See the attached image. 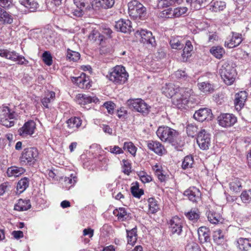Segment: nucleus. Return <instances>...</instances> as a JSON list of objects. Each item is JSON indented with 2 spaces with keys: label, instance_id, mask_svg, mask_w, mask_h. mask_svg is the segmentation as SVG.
Listing matches in <instances>:
<instances>
[{
  "label": "nucleus",
  "instance_id": "obj_52",
  "mask_svg": "<svg viewBox=\"0 0 251 251\" xmlns=\"http://www.w3.org/2000/svg\"><path fill=\"white\" fill-rule=\"evenodd\" d=\"M158 4L162 7H169L175 3H180L181 0H157Z\"/></svg>",
  "mask_w": 251,
  "mask_h": 251
},
{
  "label": "nucleus",
  "instance_id": "obj_50",
  "mask_svg": "<svg viewBox=\"0 0 251 251\" xmlns=\"http://www.w3.org/2000/svg\"><path fill=\"white\" fill-rule=\"evenodd\" d=\"M131 192L132 195L137 198H140L144 194V191L142 189H140L137 184L131 187Z\"/></svg>",
  "mask_w": 251,
  "mask_h": 251
},
{
  "label": "nucleus",
  "instance_id": "obj_49",
  "mask_svg": "<svg viewBox=\"0 0 251 251\" xmlns=\"http://www.w3.org/2000/svg\"><path fill=\"white\" fill-rule=\"evenodd\" d=\"M80 54L76 51L68 49L67 58L70 61H77L80 58Z\"/></svg>",
  "mask_w": 251,
  "mask_h": 251
},
{
  "label": "nucleus",
  "instance_id": "obj_36",
  "mask_svg": "<svg viewBox=\"0 0 251 251\" xmlns=\"http://www.w3.org/2000/svg\"><path fill=\"white\" fill-rule=\"evenodd\" d=\"M209 51L215 58L219 59L222 58L225 53L224 49L218 46L212 47Z\"/></svg>",
  "mask_w": 251,
  "mask_h": 251
},
{
  "label": "nucleus",
  "instance_id": "obj_60",
  "mask_svg": "<svg viewBox=\"0 0 251 251\" xmlns=\"http://www.w3.org/2000/svg\"><path fill=\"white\" fill-rule=\"evenodd\" d=\"M175 75L177 78L185 79L187 77V74L184 71L177 70L175 73Z\"/></svg>",
  "mask_w": 251,
  "mask_h": 251
},
{
  "label": "nucleus",
  "instance_id": "obj_58",
  "mask_svg": "<svg viewBox=\"0 0 251 251\" xmlns=\"http://www.w3.org/2000/svg\"><path fill=\"white\" fill-rule=\"evenodd\" d=\"M42 57L44 62L46 65L48 66H50L51 65L52 60L51 54L50 53L47 51H45L43 53Z\"/></svg>",
  "mask_w": 251,
  "mask_h": 251
},
{
  "label": "nucleus",
  "instance_id": "obj_40",
  "mask_svg": "<svg viewBox=\"0 0 251 251\" xmlns=\"http://www.w3.org/2000/svg\"><path fill=\"white\" fill-rule=\"evenodd\" d=\"M55 97V94L54 92H49L46 96L41 100L43 105L46 108H49L48 104L54 100Z\"/></svg>",
  "mask_w": 251,
  "mask_h": 251
},
{
  "label": "nucleus",
  "instance_id": "obj_22",
  "mask_svg": "<svg viewBox=\"0 0 251 251\" xmlns=\"http://www.w3.org/2000/svg\"><path fill=\"white\" fill-rule=\"evenodd\" d=\"M67 127L70 129V132H73L77 130L82 124V120L79 117H72L66 121Z\"/></svg>",
  "mask_w": 251,
  "mask_h": 251
},
{
  "label": "nucleus",
  "instance_id": "obj_34",
  "mask_svg": "<svg viewBox=\"0 0 251 251\" xmlns=\"http://www.w3.org/2000/svg\"><path fill=\"white\" fill-rule=\"evenodd\" d=\"M18 54L15 51H10L7 50H0V56L12 61H16Z\"/></svg>",
  "mask_w": 251,
  "mask_h": 251
},
{
  "label": "nucleus",
  "instance_id": "obj_41",
  "mask_svg": "<svg viewBox=\"0 0 251 251\" xmlns=\"http://www.w3.org/2000/svg\"><path fill=\"white\" fill-rule=\"evenodd\" d=\"M185 216L189 220L195 223L200 218V212L198 209H191L185 213Z\"/></svg>",
  "mask_w": 251,
  "mask_h": 251
},
{
  "label": "nucleus",
  "instance_id": "obj_2",
  "mask_svg": "<svg viewBox=\"0 0 251 251\" xmlns=\"http://www.w3.org/2000/svg\"><path fill=\"white\" fill-rule=\"evenodd\" d=\"M235 65L231 61H224L219 70V73L224 82L227 85H231L236 75Z\"/></svg>",
  "mask_w": 251,
  "mask_h": 251
},
{
  "label": "nucleus",
  "instance_id": "obj_16",
  "mask_svg": "<svg viewBox=\"0 0 251 251\" xmlns=\"http://www.w3.org/2000/svg\"><path fill=\"white\" fill-rule=\"evenodd\" d=\"M136 35L141 37V42L144 44H149L153 46L155 43V39L151 31L141 29L136 31Z\"/></svg>",
  "mask_w": 251,
  "mask_h": 251
},
{
  "label": "nucleus",
  "instance_id": "obj_6",
  "mask_svg": "<svg viewBox=\"0 0 251 251\" xmlns=\"http://www.w3.org/2000/svg\"><path fill=\"white\" fill-rule=\"evenodd\" d=\"M16 119L15 112L7 106L0 107V123L7 127H10L14 125Z\"/></svg>",
  "mask_w": 251,
  "mask_h": 251
},
{
  "label": "nucleus",
  "instance_id": "obj_56",
  "mask_svg": "<svg viewBox=\"0 0 251 251\" xmlns=\"http://www.w3.org/2000/svg\"><path fill=\"white\" fill-rule=\"evenodd\" d=\"M123 172L125 174L129 175L131 171V165L127 160H122Z\"/></svg>",
  "mask_w": 251,
  "mask_h": 251
},
{
  "label": "nucleus",
  "instance_id": "obj_26",
  "mask_svg": "<svg viewBox=\"0 0 251 251\" xmlns=\"http://www.w3.org/2000/svg\"><path fill=\"white\" fill-rule=\"evenodd\" d=\"M247 98V93L245 91H241L235 95L234 103L237 109L238 106L239 108L244 106Z\"/></svg>",
  "mask_w": 251,
  "mask_h": 251
},
{
  "label": "nucleus",
  "instance_id": "obj_30",
  "mask_svg": "<svg viewBox=\"0 0 251 251\" xmlns=\"http://www.w3.org/2000/svg\"><path fill=\"white\" fill-rule=\"evenodd\" d=\"M31 207L30 201L28 200H24L20 199L14 206V210L22 211L27 210Z\"/></svg>",
  "mask_w": 251,
  "mask_h": 251
},
{
  "label": "nucleus",
  "instance_id": "obj_8",
  "mask_svg": "<svg viewBox=\"0 0 251 251\" xmlns=\"http://www.w3.org/2000/svg\"><path fill=\"white\" fill-rule=\"evenodd\" d=\"M128 104L131 109L140 112L143 115H147L150 111L151 107L141 99L129 100Z\"/></svg>",
  "mask_w": 251,
  "mask_h": 251
},
{
  "label": "nucleus",
  "instance_id": "obj_35",
  "mask_svg": "<svg viewBox=\"0 0 251 251\" xmlns=\"http://www.w3.org/2000/svg\"><path fill=\"white\" fill-rule=\"evenodd\" d=\"M29 183V179L26 177L21 179L17 184V193L21 194L25 191L28 187Z\"/></svg>",
  "mask_w": 251,
  "mask_h": 251
},
{
  "label": "nucleus",
  "instance_id": "obj_9",
  "mask_svg": "<svg viewBox=\"0 0 251 251\" xmlns=\"http://www.w3.org/2000/svg\"><path fill=\"white\" fill-rule=\"evenodd\" d=\"M197 142L201 149L207 150L211 144L210 134L205 129H201L198 134Z\"/></svg>",
  "mask_w": 251,
  "mask_h": 251
},
{
  "label": "nucleus",
  "instance_id": "obj_61",
  "mask_svg": "<svg viewBox=\"0 0 251 251\" xmlns=\"http://www.w3.org/2000/svg\"><path fill=\"white\" fill-rule=\"evenodd\" d=\"M98 37H100V33L96 30H93L89 34L88 38L91 41H95Z\"/></svg>",
  "mask_w": 251,
  "mask_h": 251
},
{
  "label": "nucleus",
  "instance_id": "obj_59",
  "mask_svg": "<svg viewBox=\"0 0 251 251\" xmlns=\"http://www.w3.org/2000/svg\"><path fill=\"white\" fill-rule=\"evenodd\" d=\"M103 106L106 108L109 114H112L113 113L115 106V104L113 102L111 101L106 102L104 103Z\"/></svg>",
  "mask_w": 251,
  "mask_h": 251
},
{
  "label": "nucleus",
  "instance_id": "obj_57",
  "mask_svg": "<svg viewBox=\"0 0 251 251\" xmlns=\"http://www.w3.org/2000/svg\"><path fill=\"white\" fill-rule=\"evenodd\" d=\"M99 2L103 8L107 9L113 6L115 0H100Z\"/></svg>",
  "mask_w": 251,
  "mask_h": 251
},
{
  "label": "nucleus",
  "instance_id": "obj_46",
  "mask_svg": "<svg viewBox=\"0 0 251 251\" xmlns=\"http://www.w3.org/2000/svg\"><path fill=\"white\" fill-rule=\"evenodd\" d=\"M193 49V46L192 45L191 41L188 40L185 42V46L183 50V53L182 54V57L184 58H188L190 56V53Z\"/></svg>",
  "mask_w": 251,
  "mask_h": 251
},
{
  "label": "nucleus",
  "instance_id": "obj_3",
  "mask_svg": "<svg viewBox=\"0 0 251 251\" xmlns=\"http://www.w3.org/2000/svg\"><path fill=\"white\" fill-rule=\"evenodd\" d=\"M107 77L114 84L120 85L127 80L128 74L124 66L117 65L111 69Z\"/></svg>",
  "mask_w": 251,
  "mask_h": 251
},
{
  "label": "nucleus",
  "instance_id": "obj_10",
  "mask_svg": "<svg viewBox=\"0 0 251 251\" xmlns=\"http://www.w3.org/2000/svg\"><path fill=\"white\" fill-rule=\"evenodd\" d=\"M219 125L223 127L233 126L237 122L236 117L230 113H222L218 117Z\"/></svg>",
  "mask_w": 251,
  "mask_h": 251
},
{
  "label": "nucleus",
  "instance_id": "obj_5",
  "mask_svg": "<svg viewBox=\"0 0 251 251\" xmlns=\"http://www.w3.org/2000/svg\"><path fill=\"white\" fill-rule=\"evenodd\" d=\"M128 13L133 19H144L146 16V8L137 0L128 3Z\"/></svg>",
  "mask_w": 251,
  "mask_h": 251
},
{
  "label": "nucleus",
  "instance_id": "obj_7",
  "mask_svg": "<svg viewBox=\"0 0 251 251\" xmlns=\"http://www.w3.org/2000/svg\"><path fill=\"white\" fill-rule=\"evenodd\" d=\"M38 151L35 148H28L24 150L20 157V162L22 165H32L37 161Z\"/></svg>",
  "mask_w": 251,
  "mask_h": 251
},
{
  "label": "nucleus",
  "instance_id": "obj_47",
  "mask_svg": "<svg viewBox=\"0 0 251 251\" xmlns=\"http://www.w3.org/2000/svg\"><path fill=\"white\" fill-rule=\"evenodd\" d=\"M154 171L155 176L158 177V179L161 182H164L166 180V177L162 173V171L158 165H155L152 167Z\"/></svg>",
  "mask_w": 251,
  "mask_h": 251
},
{
  "label": "nucleus",
  "instance_id": "obj_44",
  "mask_svg": "<svg viewBox=\"0 0 251 251\" xmlns=\"http://www.w3.org/2000/svg\"><path fill=\"white\" fill-rule=\"evenodd\" d=\"M194 164V159L192 156L188 155L184 157L182 163V168L184 170L191 168Z\"/></svg>",
  "mask_w": 251,
  "mask_h": 251
},
{
  "label": "nucleus",
  "instance_id": "obj_24",
  "mask_svg": "<svg viewBox=\"0 0 251 251\" xmlns=\"http://www.w3.org/2000/svg\"><path fill=\"white\" fill-rule=\"evenodd\" d=\"M199 240L201 244L208 242L210 240L209 231L205 226H201L198 229Z\"/></svg>",
  "mask_w": 251,
  "mask_h": 251
},
{
  "label": "nucleus",
  "instance_id": "obj_51",
  "mask_svg": "<svg viewBox=\"0 0 251 251\" xmlns=\"http://www.w3.org/2000/svg\"><path fill=\"white\" fill-rule=\"evenodd\" d=\"M114 154H120L124 153L123 150L118 146H110L104 149Z\"/></svg>",
  "mask_w": 251,
  "mask_h": 251
},
{
  "label": "nucleus",
  "instance_id": "obj_33",
  "mask_svg": "<svg viewBox=\"0 0 251 251\" xmlns=\"http://www.w3.org/2000/svg\"><path fill=\"white\" fill-rule=\"evenodd\" d=\"M19 2L30 12H34L38 6V3L35 0H19Z\"/></svg>",
  "mask_w": 251,
  "mask_h": 251
},
{
  "label": "nucleus",
  "instance_id": "obj_23",
  "mask_svg": "<svg viewBox=\"0 0 251 251\" xmlns=\"http://www.w3.org/2000/svg\"><path fill=\"white\" fill-rule=\"evenodd\" d=\"M78 103L81 105H85L91 102L97 103L99 99L95 96H91L84 94H79L77 96Z\"/></svg>",
  "mask_w": 251,
  "mask_h": 251
},
{
  "label": "nucleus",
  "instance_id": "obj_12",
  "mask_svg": "<svg viewBox=\"0 0 251 251\" xmlns=\"http://www.w3.org/2000/svg\"><path fill=\"white\" fill-rule=\"evenodd\" d=\"M35 128L36 124L35 122L32 120L28 121L19 129V134L23 137L31 136L34 133Z\"/></svg>",
  "mask_w": 251,
  "mask_h": 251
},
{
  "label": "nucleus",
  "instance_id": "obj_13",
  "mask_svg": "<svg viewBox=\"0 0 251 251\" xmlns=\"http://www.w3.org/2000/svg\"><path fill=\"white\" fill-rule=\"evenodd\" d=\"M72 81L81 89H89L91 85L90 84V80L88 76L84 73H81L78 77H73Z\"/></svg>",
  "mask_w": 251,
  "mask_h": 251
},
{
  "label": "nucleus",
  "instance_id": "obj_62",
  "mask_svg": "<svg viewBox=\"0 0 251 251\" xmlns=\"http://www.w3.org/2000/svg\"><path fill=\"white\" fill-rule=\"evenodd\" d=\"M83 9L82 8H77V9H75L73 11V16L76 17H81L84 13Z\"/></svg>",
  "mask_w": 251,
  "mask_h": 251
},
{
  "label": "nucleus",
  "instance_id": "obj_18",
  "mask_svg": "<svg viewBox=\"0 0 251 251\" xmlns=\"http://www.w3.org/2000/svg\"><path fill=\"white\" fill-rule=\"evenodd\" d=\"M148 148L159 155H162L166 152L164 146L158 141H149L147 143Z\"/></svg>",
  "mask_w": 251,
  "mask_h": 251
},
{
  "label": "nucleus",
  "instance_id": "obj_21",
  "mask_svg": "<svg viewBox=\"0 0 251 251\" xmlns=\"http://www.w3.org/2000/svg\"><path fill=\"white\" fill-rule=\"evenodd\" d=\"M184 195L187 197L191 201L196 202L200 199L201 192L198 188L193 187L186 190L184 193Z\"/></svg>",
  "mask_w": 251,
  "mask_h": 251
},
{
  "label": "nucleus",
  "instance_id": "obj_27",
  "mask_svg": "<svg viewBox=\"0 0 251 251\" xmlns=\"http://www.w3.org/2000/svg\"><path fill=\"white\" fill-rule=\"evenodd\" d=\"M242 180L237 178L232 179L228 183L230 190L235 194L240 192L242 188Z\"/></svg>",
  "mask_w": 251,
  "mask_h": 251
},
{
  "label": "nucleus",
  "instance_id": "obj_32",
  "mask_svg": "<svg viewBox=\"0 0 251 251\" xmlns=\"http://www.w3.org/2000/svg\"><path fill=\"white\" fill-rule=\"evenodd\" d=\"M13 21L12 16L8 12L0 7V23L11 24Z\"/></svg>",
  "mask_w": 251,
  "mask_h": 251
},
{
  "label": "nucleus",
  "instance_id": "obj_1",
  "mask_svg": "<svg viewBox=\"0 0 251 251\" xmlns=\"http://www.w3.org/2000/svg\"><path fill=\"white\" fill-rule=\"evenodd\" d=\"M162 92L167 98H172L173 104L179 109L192 108L197 103L191 97L192 90L189 88H179L168 83L162 87Z\"/></svg>",
  "mask_w": 251,
  "mask_h": 251
},
{
  "label": "nucleus",
  "instance_id": "obj_17",
  "mask_svg": "<svg viewBox=\"0 0 251 251\" xmlns=\"http://www.w3.org/2000/svg\"><path fill=\"white\" fill-rule=\"evenodd\" d=\"M242 41V35L238 33L233 32L232 36L226 41L225 46L228 48H233L239 45Z\"/></svg>",
  "mask_w": 251,
  "mask_h": 251
},
{
  "label": "nucleus",
  "instance_id": "obj_39",
  "mask_svg": "<svg viewBox=\"0 0 251 251\" xmlns=\"http://www.w3.org/2000/svg\"><path fill=\"white\" fill-rule=\"evenodd\" d=\"M149 212L151 214L155 213L159 210V205L157 201L153 198H150L148 199Z\"/></svg>",
  "mask_w": 251,
  "mask_h": 251
},
{
  "label": "nucleus",
  "instance_id": "obj_54",
  "mask_svg": "<svg viewBox=\"0 0 251 251\" xmlns=\"http://www.w3.org/2000/svg\"><path fill=\"white\" fill-rule=\"evenodd\" d=\"M173 10L171 8L165 9L159 13V16L163 18H175Z\"/></svg>",
  "mask_w": 251,
  "mask_h": 251
},
{
  "label": "nucleus",
  "instance_id": "obj_28",
  "mask_svg": "<svg viewBox=\"0 0 251 251\" xmlns=\"http://www.w3.org/2000/svg\"><path fill=\"white\" fill-rule=\"evenodd\" d=\"M25 170L23 167L12 166L8 168L6 173L9 177H18L23 174Z\"/></svg>",
  "mask_w": 251,
  "mask_h": 251
},
{
  "label": "nucleus",
  "instance_id": "obj_25",
  "mask_svg": "<svg viewBox=\"0 0 251 251\" xmlns=\"http://www.w3.org/2000/svg\"><path fill=\"white\" fill-rule=\"evenodd\" d=\"M137 227H135L130 230H126L127 245L133 246L137 240Z\"/></svg>",
  "mask_w": 251,
  "mask_h": 251
},
{
  "label": "nucleus",
  "instance_id": "obj_15",
  "mask_svg": "<svg viewBox=\"0 0 251 251\" xmlns=\"http://www.w3.org/2000/svg\"><path fill=\"white\" fill-rule=\"evenodd\" d=\"M115 28L123 33H129L132 30L131 22L128 19H121L116 22Z\"/></svg>",
  "mask_w": 251,
  "mask_h": 251
},
{
  "label": "nucleus",
  "instance_id": "obj_64",
  "mask_svg": "<svg viewBox=\"0 0 251 251\" xmlns=\"http://www.w3.org/2000/svg\"><path fill=\"white\" fill-rule=\"evenodd\" d=\"M16 61H18V63L20 65H26L29 63L28 61L27 60L24 56L19 55V54H18V58Z\"/></svg>",
  "mask_w": 251,
  "mask_h": 251
},
{
  "label": "nucleus",
  "instance_id": "obj_29",
  "mask_svg": "<svg viewBox=\"0 0 251 251\" xmlns=\"http://www.w3.org/2000/svg\"><path fill=\"white\" fill-rule=\"evenodd\" d=\"M237 244L238 248L241 251H248L251 248V239L240 238Z\"/></svg>",
  "mask_w": 251,
  "mask_h": 251
},
{
  "label": "nucleus",
  "instance_id": "obj_19",
  "mask_svg": "<svg viewBox=\"0 0 251 251\" xmlns=\"http://www.w3.org/2000/svg\"><path fill=\"white\" fill-rule=\"evenodd\" d=\"M212 237L214 242L218 245L224 244L226 241V232L221 229L214 231Z\"/></svg>",
  "mask_w": 251,
  "mask_h": 251
},
{
  "label": "nucleus",
  "instance_id": "obj_14",
  "mask_svg": "<svg viewBox=\"0 0 251 251\" xmlns=\"http://www.w3.org/2000/svg\"><path fill=\"white\" fill-rule=\"evenodd\" d=\"M212 115L211 109L207 108H203L196 111L193 117L196 120L203 122L206 120H211Z\"/></svg>",
  "mask_w": 251,
  "mask_h": 251
},
{
  "label": "nucleus",
  "instance_id": "obj_45",
  "mask_svg": "<svg viewBox=\"0 0 251 251\" xmlns=\"http://www.w3.org/2000/svg\"><path fill=\"white\" fill-rule=\"evenodd\" d=\"M123 150H127V151L134 156H135L137 151V148L131 142H125Z\"/></svg>",
  "mask_w": 251,
  "mask_h": 251
},
{
  "label": "nucleus",
  "instance_id": "obj_48",
  "mask_svg": "<svg viewBox=\"0 0 251 251\" xmlns=\"http://www.w3.org/2000/svg\"><path fill=\"white\" fill-rule=\"evenodd\" d=\"M171 46L173 49H181L183 48L184 44L179 41L178 38L172 37L170 41Z\"/></svg>",
  "mask_w": 251,
  "mask_h": 251
},
{
  "label": "nucleus",
  "instance_id": "obj_43",
  "mask_svg": "<svg viewBox=\"0 0 251 251\" xmlns=\"http://www.w3.org/2000/svg\"><path fill=\"white\" fill-rule=\"evenodd\" d=\"M240 198L242 201L246 204L251 203V190H244L241 194Z\"/></svg>",
  "mask_w": 251,
  "mask_h": 251
},
{
  "label": "nucleus",
  "instance_id": "obj_42",
  "mask_svg": "<svg viewBox=\"0 0 251 251\" xmlns=\"http://www.w3.org/2000/svg\"><path fill=\"white\" fill-rule=\"evenodd\" d=\"M113 214L118 217L119 220L122 221L126 219L127 212L125 208L120 207L118 209H115Z\"/></svg>",
  "mask_w": 251,
  "mask_h": 251
},
{
  "label": "nucleus",
  "instance_id": "obj_63",
  "mask_svg": "<svg viewBox=\"0 0 251 251\" xmlns=\"http://www.w3.org/2000/svg\"><path fill=\"white\" fill-rule=\"evenodd\" d=\"M141 180L143 183L150 182L152 180V177L146 173H143V176H141Z\"/></svg>",
  "mask_w": 251,
  "mask_h": 251
},
{
  "label": "nucleus",
  "instance_id": "obj_53",
  "mask_svg": "<svg viewBox=\"0 0 251 251\" xmlns=\"http://www.w3.org/2000/svg\"><path fill=\"white\" fill-rule=\"evenodd\" d=\"M198 128L195 125H188L186 128L187 133L189 136L193 137L198 133Z\"/></svg>",
  "mask_w": 251,
  "mask_h": 251
},
{
  "label": "nucleus",
  "instance_id": "obj_20",
  "mask_svg": "<svg viewBox=\"0 0 251 251\" xmlns=\"http://www.w3.org/2000/svg\"><path fill=\"white\" fill-rule=\"evenodd\" d=\"M206 215L208 221L213 224H218L222 219L220 214L215 212L208 207L206 208Z\"/></svg>",
  "mask_w": 251,
  "mask_h": 251
},
{
  "label": "nucleus",
  "instance_id": "obj_38",
  "mask_svg": "<svg viewBox=\"0 0 251 251\" xmlns=\"http://www.w3.org/2000/svg\"><path fill=\"white\" fill-rule=\"evenodd\" d=\"M77 181V177L71 174L69 177H65L64 178L63 186L67 189H70L73 186Z\"/></svg>",
  "mask_w": 251,
  "mask_h": 251
},
{
  "label": "nucleus",
  "instance_id": "obj_55",
  "mask_svg": "<svg viewBox=\"0 0 251 251\" xmlns=\"http://www.w3.org/2000/svg\"><path fill=\"white\" fill-rule=\"evenodd\" d=\"M173 11L175 18L179 17L186 13L187 8L186 7H177L175 8Z\"/></svg>",
  "mask_w": 251,
  "mask_h": 251
},
{
  "label": "nucleus",
  "instance_id": "obj_37",
  "mask_svg": "<svg viewBox=\"0 0 251 251\" xmlns=\"http://www.w3.org/2000/svg\"><path fill=\"white\" fill-rule=\"evenodd\" d=\"M199 89L203 93H212L214 91L213 86L208 81L199 82L198 84Z\"/></svg>",
  "mask_w": 251,
  "mask_h": 251
},
{
  "label": "nucleus",
  "instance_id": "obj_31",
  "mask_svg": "<svg viewBox=\"0 0 251 251\" xmlns=\"http://www.w3.org/2000/svg\"><path fill=\"white\" fill-rule=\"evenodd\" d=\"M226 3L222 0H213L210 3V9L213 12H218L224 9Z\"/></svg>",
  "mask_w": 251,
  "mask_h": 251
},
{
  "label": "nucleus",
  "instance_id": "obj_11",
  "mask_svg": "<svg viewBox=\"0 0 251 251\" xmlns=\"http://www.w3.org/2000/svg\"><path fill=\"white\" fill-rule=\"evenodd\" d=\"M183 220L178 216H175L170 221V228L172 234L180 235L182 231Z\"/></svg>",
  "mask_w": 251,
  "mask_h": 251
},
{
  "label": "nucleus",
  "instance_id": "obj_4",
  "mask_svg": "<svg viewBox=\"0 0 251 251\" xmlns=\"http://www.w3.org/2000/svg\"><path fill=\"white\" fill-rule=\"evenodd\" d=\"M158 137L164 142H168L173 145L176 143V139L178 136V133L175 129L167 126H159L156 131Z\"/></svg>",
  "mask_w": 251,
  "mask_h": 251
}]
</instances>
